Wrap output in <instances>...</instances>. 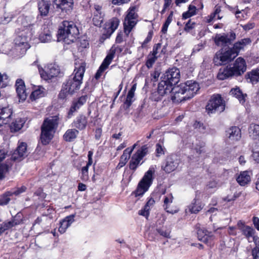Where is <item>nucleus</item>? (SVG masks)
Wrapping results in <instances>:
<instances>
[{
	"label": "nucleus",
	"instance_id": "nucleus-1",
	"mask_svg": "<svg viewBox=\"0 0 259 259\" xmlns=\"http://www.w3.org/2000/svg\"><path fill=\"white\" fill-rule=\"evenodd\" d=\"M86 64L84 62L75 63L73 73L63 83L62 89L59 95L61 99H64L66 95H72L77 91L82 83V79L85 70Z\"/></svg>",
	"mask_w": 259,
	"mask_h": 259
},
{
	"label": "nucleus",
	"instance_id": "nucleus-2",
	"mask_svg": "<svg viewBox=\"0 0 259 259\" xmlns=\"http://www.w3.org/2000/svg\"><path fill=\"white\" fill-rule=\"evenodd\" d=\"M35 29L34 24L23 26L18 28L17 36L14 40L16 47L20 48L23 52H26L30 47L29 42L34 35Z\"/></svg>",
	"mask_w": 259,
	"mask_h": 259
},
{
	"label": "nucleus",
	"instance_id": "nucleus-3",
	"mask_svg": "<svg viewBox=\"0 0 259 259\" xmlns=\"http://www.w3.org/2000/svg\"><path fill=\"white\" fill-rule=\"evenodd\" d=\"M78 34V29L72 21H63L58 32V39L67 44L74 42Z\"/></svg>",
	"mask_w": 259,
	"mask_h": 259
},
{
	"label": "nucleus",
	"instance_id": "nucleus-4",
	"mask_svg": "<svg viewBox=\"0 0 259 259\" xmlns=\"http://www.w3.org/2000/svg\"><path fill=\"white\" fill-rule=\"evenodd\" d=\"M59 115L45 119L41 127L40 139L43 145L49 143L54 136L59 121Z\"/></svg>",
	"mask_w": 259,
	"mask_h": 259
},
{
	"label": "nucleus",
	"instance_id": "nucleus-5",
	"mask_svg": "<svg viewBox=\"0 0 259 259\" xmlns=\"http://www.w3.org/2000/svg\"><path fill=\"white\" fill-rule=\"evenodd\" d=\"M237 56L236 53L232 48H222L216 53L213 62L217 66L226 64L233 60Z\"/></svg>",
	"mask_w": 259,
	"mask_h": 259
},
{
	"label": "nucleus",
	"instance_id": "nucleus-6",
	"mask_svg": "<svg viewBox=\"0 0 259 259\" xmlns=\"http://www.w3.org/2000/svg\"><path fill=\"white\" fill-rule=\"evenodd\" d=\"M155 168L151 166L148 170L145 172L144 176L138 184V187L136 190V196L143 195L151 185L153 180V175L155 173Z\"/></svg>",
	"mask_w": 259,
	"mask_h": 259
},
{
	"label": "nucleus",
	"instance_id": "nucleus-7",
	"mask_svg": "<svg viewBox=\"0 0 259 259\" xmlns=\"http://www.w3.org/2000/svg\"><path fill=\"white\" fill-rule=\"evenodd\" d=\"M136 6L131 7L127 11V14L123 23L124 32L128 36L138 22V15Z\"/></svg>",
	"mask_w": 259,
	"mask_h": 259
},
{
	"label": "nucleus",
	"instance_id": "nucleus-8",
	"mask_svg": "<svg viewBox=\"0 0 259 259\" xmlns=\"http://www.w3.org/2000/svg\"><path fill=\"white\" fill-rule=\"evenodd\" d=\"M225 108V101L219 95H213L206 106V110L208 114L215 112H222Z\"/></svg>",
	"mask_w": 259,
	"mask_h": 259
},
{
	"label": "nucleus",
	"instance_id": "nucleus-9",
	"mask_svg": "<svg viewBox=\"0 0 259 259\" xmlns=\"http://www.w3.org/2000/svg\"><path fill=\"white\" fill-rule=\"evenodd\" d=\"M148 151L147 146L144 145L132 155L129 162V168L133 172H135L137 168L143 164L144 161L141 162V161L147 154Z\"/></svg>",
	"mask_w": 259,
	"mask_h": 259
},
{
	"label": "nucleus",
	"instance_id": "nucleus-10",
	"mask_svg": "<svg viewBox=\"0 0 259 259\" xmlns=\"http://www.w3.org/2000/svg\"><path fill=\"white\" fill-rule=\"evenodd\" d=\"M172 87L170 84L162 79L158 83L157 91L153 93V100L156 102L161 101L164 96L172 92Z\"/></svg>",
	"mask_w": 259,
	"mask_h": 259
},
{
	"label": "nucleus",
	"instance_id": "nucleus-11",
	"mask_svg": "<svg viewBox=\"0 0 259 259\" xmlns=\"http://www.w3.org/2000/svg\"><path fill=\"white\" fill-rule=\"evenodd\" d=\"M122 50V49L118 47L116 48L112 47L111 48L109 53L103 60L95 74V77L96 79H99L101 76L102 73L108 67L114 57L115 52L117 51L121 52Z\"/></svg>",
	"mask_w": 259,
	"mask_h": 259
},
{
	"label": "nucleus",
	"instance_id": "nucleus-12",
	"mask_svg": "<svg viewBox=\"0 0 259 259\" xmlns=\"http://www.w3.org/2000/svg\"><path fill=\"white\" fill-rule=\"evenodd\" d=\"M199 84L193 80H188L184 83H181V88H177L178 90L184 91L186 97L190 99L193 97L199 90Z\"/></svg>",
	"mask_w": 259,
	"mask_h": 259
},
{
	"label": "nucleus",
	"instance_id": "nucleus-13",
	"mask_svg": "<svg viewBox=\"0 0 259 259\" xmlns=\"http://www.w3.org/2000/svg\"><path fill=\"white\" fill-rule=\"evenodd\" d=\"M236 38V34L233 31L229 33L217 34L214 37V42L218 46L226 47L230 45Z\"/></svg>",
	"mask_w": 259,
	"mask_h": 259
},
{
	"label": "nucleus",
	"instance_id": "nucleus-14",
	"mask_svg": "<svg viewBox=\"0 0 259 259\" xmlns=\"http://www.w3.org/2000/svg\"><path fill=\"white\" fill-rule=\"evenodd\" d=\"M119 24V20L116 17L112 18L106 22L102 29V38L106 39L109 38L117 28Z\"/></svg>",
	"mask_w": 259,
	"mask_h": 259
},
{
	"label": "nucleus",
	"instance_id": "nucleus-15",
	"mask_svg": "<svg viewBox=\"0 0 259 259\" xmlns=\"http://www.w3.org/2000/svg\"><path fill=\"white\" fill-rule=\"evenodd\" d=\"M180 71L179 69L173 67L168 69L164 74L162 80L166 81L172 87L178 83L180 80Z\"/></svg>",
	"mask_w": 259,
	"mask_h": 259
},
{
	"label": "nucleus",
	"instance_id": "nucleus-16",
	"mask_svg": "<svg viewBox=\"0 0 259 259\" xmlns=\"http://www.w3.org/2000/svg\"><path fill=\"white\" fill-rule=\"evenodd\" d=\"M197 237L199 240L204 242L209 247L213 246L215 237L213 233L204 228H200L197 230Z\"/></svg>",
	"mask_w": 259,
	"mask_h": 259
},
{
	"label": "nucleus",
	"instance_id": "nucleus-17",
	"mask_svg": "<svg viewBox=\"0 0 259 259\" xmlns=\"http://www.w3.org/2000/svg\"><path fill=\"white\" fill-rule=\"evenodd\" d=\"M38 70L41 77L46 80H50L55 76H57L59 73L58 67L53 64L48 65L45 70L39 68H38Z\"/></svg>",
	"mask_w": 259,
	"mask_h": 259
},
{
	"label": "nucleus",
	"instance_id": "nucleus-18",
	"mask_svg": "<svg viewBox=\"0 0 259 259\" xmlns=\"http://www.w3.org/2000/svg\"><path fill=\"white\" fill-rule=\"evenodd\" d=\"M237 225L242 234L249 242L251 241L250 239L252 238L255 244L259 243V238L254 236L255 231L252 227L244 225L241 221L238 222Z\"/></svg>",
	"mask_w": 259,
	"mask_h": 259
},
{
	"label": "nucleus",
	"instance_id": "nucleus-19",
	"mask_svg": "<svg viewBox=\"0 0 259 259\" xmlns=\"http://www.w3.org/2000/svg\"><path fill=\"white\" fill-rule=\"evenodd\" d=\"M234 76H239L243 74L246 70L247 65L245 60L238 58L234 62L232 67H231Z\"/></svg>",
	"mask_w": 259,
	"mask_h": 259
},
{
	"label": "nucleus",
	"instance_id": "nucleus-20",
	"mask_svg": "<svg viewBox=\"0 0 259 259\" xmlns=\"http://www.w3.org/2000/svg\"><path fill=\"white\" fill-rule=\"evenodd\" d=\"M179 159L175 155L168 156L165 163L162 165V168L167 173L174 171L178 166Z\"/></svg>",
	"mask_w": 259,
	"mask_h": 259
},
{
	"label": "nucleus",
	"instance_id": "nucleus-21",
	"mask_svg": "<svg viewBox=\"0 0 259 259\" xmlns=\"http://www.w3.org/2000/svg\"><path fill=\"white\" fill-rule=\"evenodd\" d=\"M13 111L10 106L0 105V126L8 123L11 119Z\"/></svg>",
	"mask_w": 259,
	"mask_h": 259
},
{
	"label": "nucleus",
	"instance_id": "nucleus-22",
	"mask_svg": "<svg viewBox=\"0 0 259 259\" xmlns=\"http://www.w3.org/2000/svg\"><path fill=\"white\" fill-rule=\"evenodd\" d=\"M93 22L94 24L97 26H100L103 22L104 13L102 6L98 5H95L94 6Z\"/></svg>",
	"mask_w": 259,
	"mask_h": 259
},
{
	"label": "nucleus",
	"instance_id": "nucleus-23",
	"mask_svg": "<svg viewBox=\"0 0 259 259\" xmlns=\"http://www.w3.org/2000/svg\"><path fill=\"white\" fill-rule=\"evenodd\" d=\"M57 8L61 10L62 12L68 13L73 8V0H54Z\"/></svg>",
	"mask_w": 259,
	"mask_h": 259
},
{
	"label": "nucleus",
	"instance_id": "nucleus-24",
	"mask_svg": "<svg viewBox=\"0 0 259 259\" xmlns=\"http://www.w3.org/2000/svg\"><path fill=\"white\" fill-rule=\"evenodd\" d=\"M181 88V84L179 86L172 87L171 92L172 93L173 95L171 96V100L174 102L179 103L188 100L184 91H181V90H179L177 89V88Z\"/></svg>",
	"mask_w": 259,
	"mask_h": 259
},
{
	"label": "nucleus",
	"instance_id": "nucleus-25",
	"mask_svg": "<svg viewBox=\"0 0 259 259\" xmlns=\"http://www.w3.org/2000/svg\"><path fill=\"white\" fill-rule=\"evenodd\" d=\"M87 99V96H82L72 102V105L68 112V118H70L73 113L77 111L86 102Z\"/></svg>",
	"mask_w": 259,
	"mask_h": 259
},
{
	"label": "nucleus",
	"instance_id": "nucleus-26",
	"mask_svg": "<svg viewBox=\"0 0 259 259\" xmlns=\"http://www.w3.org/2000/svg\"><path fill=\"white\" fill-rule=\"evenodd\" d=\"M27 144L22 142L18 146L16 150L12 156V159L14 160L20 161L21 158L26 155Z\"/></svg>",
	"mask_w": 259,
	"mask_h": 259
},
{
	"label": "nucleus",
	"instance_id": "nucleus-27",
	"mask_svg": "<svg viewBox=\"0 0 259 259\" xmlns=\"http://www.w3.org/2000/svg\"><path fill=\"white\" fill-rule=\"evenodd\" d=\"M16 90L17 95L22 101L26 99L27 94L25 90V85L24 82L21 79H17L15 83Z\"/></svg>",
	"mask_w": 259,
	"mask_h": 259
},
{
	"label": "nucleus",
	"instance_id": "nucleus-28",
	"mask_svg": "<svg viewBox=\"0 0 259 259\" xmlns=\"http://www.w3.org/2000/svg\"><path fill=\"white\" fill-rule=\"evenodd\" d=\"M236 181L242 186L248 184L251 181V172L247 170L241 171L237 177Z\"/></svg>",
	"mask_w": 259,
	"mask_h": 259
},
{
	"label": "nucleus",
	"instance_id": "nucleus-29",
	"mask_svg": "<svg viewBox=\"0 0 259 259\" xmlns=\"http://www.w3.org/2000/svg\"><path fill=\"white\" fill-rule=\"evenodd\" d=\"M74 215H70L66 217L60 222V226L58 231L61 234L65 233L66 229L74 221Z\"/></svg>",
	"mask_w": 259,
	"mask_h": 259
},
{
	"label": "nucleus",
	"instance_id": "nucleus-30",
	"mask_svg": "<svg viewBox=\"0 0 259 259\" xmlns=\"http://www.w3.org/2000/svg\"><path fill=\"white\" fill-rule=\"evenodd\" d=\"M38 9L42 16H47L49 12L51 3L48 0H38Z\"/></svg>",
	"mask_w": 259,
	"mask_h": 259
},
{
	"label": "nucleus",
	"instance_id": "nucleus-31",
	"mask_svg": "<svg viewBox=\"0 0 259 259\" xmlns=\"http://www.w3.org/2000/svg\"><path fill=\"white\" fill-rule=\"evenodd\" d=\"M245 78L248 82L254 84L259 82V68L252 69L245 75Z\"/></svg>",
	"mask_w": 259,
	"mask_h": 259
},
{
	"label": "nucleus",
	"instance_id": "nucleus-32",
	"mask_svg": "<svg viewBox=\"0 0 259 259\" xmlns=\"http://www.w3.org/2000/svg\"><path fill=\"white\" fill-rule=\"evenodd\" d=\"M87 118L83 115H79L73 122V126L79 130H84L87 125Z\"/></svg>",
	"mask_w": 259,
	"mask_h": 259
},
{
	"label": "nucleus",
	"instance_id": "nucleus-33",
	"mask_svg": "<svg viewBox=\"0 0 259 259\" xmlns=\"http://www.w3.org/2000/svg\"><path fill=\"white\" fill-rule=\"evenodd\" d=\"M234 76L231 66H227L224 68H220L217 77L220 80H224L230 77Z\"/></svg>",
	"mask_w": 259,
	"mask_h": 259
},
{
	"label": "nucleus",
	"instance_id": "nucleus-34",
	"mask_svg": "<svg viewBox=\"0 0 259 259\" xmlns=\"http://www.w3.org/2000/svg\"><path fill=\"white\" fill-rule=\"evenodd\" d=\"M251 42V40L250 38H243L235 43L232 49L238 55L241 50L243 49L247 45L250 44Z\"/></svg>",
	"mask_w": 259,
	"mask_h": 259
},
{
	"label": "nucleus",
	"instance_id": "nucleus-35",
	"mask_svg": "<svg viewBox=\"0 0 259 259\" xmlns=\"http://www.w3.org/2000/svg\"><path fill=\"white\" fill-rule=\"evenodd\" d=\"M228 138L231 141H238L241 137V130L236 126H233L227 131Z\"/></svg>",
	"mask_w": 259,
	"mask_h": 259
},
{
	"label": "nucleus",
	"instance_id": "nucleus-36",
	"mask_svg": "<svg viewBox=\"0 0 259 259\" xmlns=\"http://www.w3.org/2000/svg\"><path fill=\"white\" fill-rule=\"evenodd\" d=\"M174 197L171 193L167 194L164 198L163 207L164 210L170 213L174 214L178 212L177 210H169V205L172 202Z\"/></svg>",
	"mask_w": 259,
	"mask_h": 259
},
{
	"label": "nucleus",
	"instance_id": "nucleus-37",
	"mask_svg": "<svg viewBox=\"0 0 259 259\" xmlns=\"http://www.w3.org/2000/svg\"><path fill=\"white\" fill-rule=\"evenodd\" d=\"M230 95L238 99L240 103L243 104L245 102L246 94H243L239 88L236 87L230 91Z\"/></svg>",
	"mask_w": 259,
	"mask_h": 259
},
{
	"label": "nucleus",
	"instance_id": "nucleus-38",
	"mask_svg": "<svg viewBox=\"0 0 259 259\" xmlns=\"http://www.w3.org/2000/svg\"><path fill=\"white\" fill-rule=\"evenodd\" d=\"M79 132L75 128L68 129L63 135L64 140L66 142H72L76 139Z\"/></svg>",
	"mask_w": 259,
	"mask_h": 259
},
{
	"label": "nucleus",
	"instance_id": "nucleus-39",
	"mask_svg": "<svg viewBox=\"0 0 259 259\" xmlns=\"http://www.w3.org/2000/svg\"><path fill=\"white\" fill-rule=\"evenodd\" d=\"M248 134L252 139L259 140V124H251L248 128Z\"/></svg>",
	"mask_w": 259,
	"mask_h": 259
},
{
	"label": "nucleus",
	"instance_id": "nucleus-40",
	"mask_svg": "<svg viewBox=\"0 0 259 259\" xmlns=\"http://www.w3.org/2000/svg\"><path fill=\"white\" fill-rule=\"evenodd\" d=\"M46 95V90L42 87H38L31 93L30 99L31 100H36L40 98L43 97Z\"/></svg>",
	"mask_w": 259,
	"mask_h": 259
},
{
	"label": "nucleus",
	"instance_id": "nucleus-41",
	"mask_svg": "<svg viewBox=\"0 0 259 259\" xmlns=\"http://www.w3.org/2000/svg\"><path fill=\"white\" fill-rule=\"evenodd\" d=\"M25 121L22 118H17L12 122L10 125V129L12 132H16L22 128Z\"/></svg>",
	"mask_w": 259,
	"mask_h": 259
},
{
	"label": "nucleus",
	"instance_id": "nucleus-42",
	"mask_svg": "<svg viewBox=\"0 0 259 259\" xmlns=\"http://www.w3.org/2000/svg\"><path fill=\"white\" fill-rule=\"evenodd\" d=\"M23 215L21 212H18L10 221L8 223L10 224L11 228L15 227L17 225H20L23 223Z\"/></svg>",
	"mask_w": 259,
	"mask_h": 259
},
{
	"label": "nucleus",
	"instance_id": "nucleus-43",
	"mask_svg": "<svg viewBox=\"0 0 259 259\" xmlns=\"http://www.w3.org/2000/svg\"><path fill=\"white\" fill-rule=\"evenodd\" d=\"M203 208V206L200 203H197L196 199H194L192 203L189 205V211L191 213H197L200 211Z\"/></svg>",
	"mask_w": 259,
	"mask_h": 259
},
{
	"label": "nucleus",
	"instance_id": "nucleus-44",
	"mask_svg": "<svg viewBox=\"0 0 259 259\" xmlns=\"http://www.w3.org/2000/svg\"><path fill=\"white\" fill-rule=\"evenodd\" d=\"M196 11L197 9L195 6L190 5L188 10L183 14V18L186 19L195 15L196 14Z\"/></svg>",
	"mask_w": 259,
	"mask_h": 259
},
{
	"label": "nucleus",
	"instance_id": "nucleus-45",
	"mask_svg": "<svg viewBox=\"0 0 259 259\" xmlns=\"http://www.w3.org/2000/svg\"><path fill=\"white\" fill-rule=\"evenodd\" d=\"M157 232L161 236L166 238H170V230L165 228H158L156 229Z\"/></svg>",
	"mask_w": 259,
	"mask_h": 259
},
{
	"label": "nucleus",
	"instance_id": "nucleus-46",
	"mask_svg": "<svg viewBox=\"0 0 259 259\" xmlns=\"http://www.w3.org/2000/svg\"><path fill=\"white\" fill-rule=\"evenodd\" d=\"M14 17L15 16L12 13H5L4 17L1 18L0 23L3 24H8Z\"/></svg>",
	"mask_w": 259,
	"mask_h": 259
},
{
	"label": "nucleus",
	"instance_id": "nucleus-47",
	"mask_svg": "<svg viewBox=\"0 0 259 259\" xmlns=\"http://www.w3.org/2000/svg\"><path fill=\"white\" fill-rule=\"evenodd\" d=\"M13 194L11 192H8L4 194L0 198V205H4L7 204L10 201V197Z\"/></svg>",
	"mask_w": 259,
	"mask_h": 259
},
{
	"label": "nucleus",
	"instance_id": "nucleus-48",
	"mask_svg": "<svg viewBox=\"0 0 259 259\" xmlns=\"http://www.w3.org/2000/svg\"><path fill=\"white\" fill-rule=\"evenodd\" d=\"M158 57L157 56H155L150 54L148 56V59L146 61V66L148 68H150L152 67L154 63L155 62L156 60L157 59Z\"/></svg>",
	"mask_w": 259,
	"mask_h": 259
},
{
	"label": "nucleus",
	"instance_id": "nucleus-49",
	"mask_svg": "<svg viewBox=\"0 0 259 259\" xmlns=\"http://www.w3.org/2000/svg\"><path fill=\"white\" fill-rule=\"evenodd\" d=\"M89 166L85 165L81 168L80 179L83 181H86L89 179Z\"/></svg>",
	"mask_w": 259,
	"mask_h": 259
},
{
	"label": "nucleus",
	"instance_id": "nucleus-50",
	"mask_svg": "<svg viewBox=\"0 0 259 259\" xmlns=\"http://www.w3.org/2000/svg\"><path fill=\"white\" fill-rule=\"evenodd\" d=\"M8 77L6 74L0 73V88H5L7 85Z\"/></svg>",
	"mask_w": 259,
	"mask_h": 259
},
{
	"label": "nucleus",
	"instance_id": "nucleus-51",
	"mask_svg": "<svg viewBox=\"0 0 259 259\" xmlns=\"http://www.w3.org/2000/svg\"><path fill=\"white\" fill-rule=\"evenodd\" d=\"M40 40L42 42H48L52 39V35L50 32L47 33H41L39 35Z\"/></svg>",
	"mask_w": 259,
	"mask_h": 259
},
{
	"label": "nucleus",
	"instance_id": "nucleus-52",
	"mask_svg": "<svg viewBox=\"0 0 259 259\" xmlns=\"http://www.w3.org/2000/svg\"><path fill=\"white\" fill-rule=\"evenodd\" d=\"M9 166L6 164H2L0 165V180H2L4 175L8 171Z\"/></svg>",
	"mask_w": 259,
	"mask_h": 259
},
{
	"label": "nucleus",
	"instance_id": "nucleus-53",
	"mask_svg": "<svg viewBox=\"0 0 259 259\" xmlns=\"http://www.w3.org/2000/svg\"><path fill=\"white\" fill-rule=\"evenodd\" d=\"M251 251V254L253 259H259V243L255 244Z\"/></svg>",
	"mask_w": 259,
	"mask_h": 259
},
{
	"label": "nucleus",
	"instance_id": "nucleus-54",
	"mask_svg": "<svg viewBox=\"0 0 259 259\" xmlns=\"http://www.w3.org/2000/svg\"><path fill=\"white\" fill-rule=\"evenodd\" d=\"M132 152L129 150V149H127L126 148L122 154V155L120 157V159L123 160V161H125L126 162H127L128 160L130 159L131 155Z\"/></svg>",
	"mask_w": 259,
	"mask_h": 259
},
{
	"label": "nucleus",
	"instance_id": "nucleus-55",
	"mask_svg": "<svg viewBox=\"0 0 259 259\" xmlns=\"http://www.w3.org/2000/svg\"><path fill=\"white\" fill-rule=\"evenodd\" d=\"M221 11V9L220 7H215L214 12L210 16V19H212L215 17H217L218 19H221L222 18V16H220L219 15Z\"/></svg>",
	"mask_w": 259,
	"mask_h": 259
},
{
	"label": "nucleus",
	"instance_id": "nucleus-56",
	"mask_svg": "<svg viewBox=\"0 0 259 259\" xmlns=\"http://www.w3.org/2000/svg\"><path fill=\"white\" fill-rule=\"evenodd\" d=\"M12 228L10 226V224L8 222H4L0 224V233L2 234L5 231Z\"/></svg>",
	"mask_w": 259,
	"mask_h": 259
},
{
	"label": "nucleus",
	"instance_id": "nucleus-57",
	"mask_svg": "<svg viewBox=\"0 0 259 259\" xmlns=\"http://www.w3.org/2000/svg\"><path fill=\"white\" fill-rule=\"evenodd\" d=\"M149 210L150 209L144 206V208L139 211L138 214L147 219L149 215Z\"/></svg>",
	"mask_w": 259,
	"mask_h": 259
},
{
	"label": "nucleus",
	"instance_id": "nucleus-58",
	"mask_svg": "<svg viewBox=\"0 0 259 259\" xmlns=\"http://www.w3.org/2000/svg\"><path fill=\"white\" fill-rule=\"evenodd\" d=\"M160 74V71L159 69H155V70L151 73L152 80L156 81Z\"/></svg>",
	"mask_w": 259,
	"mask_h": 259
},
{
	"label": "nucleus",
	"instance_id": "nucleus-59",
	"mask_svg": "<svg viewBox=\"0 0 259 259\" xmlns=\"http://www.w3.org/2000/svg\"><path fill=\"white\" fill-rule=\"evenodd\" d=\"M195 24V23L192 22L191 20H189L184 27L185 31L189 32L194 27Z\"/></svg>",
	"mask_w": 259,
	"mask_h": 259
},
{
	"label": "nucleus",
	"instance_id": "nucleus-60",
	"mask_svg": "<svg viewBox=\"0 0 259 259\" xmlns=\"http://www.w3.org/2000/svg\"><path fill=\"white\" fill-rule=\"evenodd\" d=\"M156 152L157 156L164 154V149L162 146L159 143L156 145Z\"/></svg>",
	"mask_w": 259,
	"mask_h": 259
},
{
	"label": "nucleus",
	"instance_id": "nucleus-61",
	"mask_svg": "<svg viewBox=\"0 0 259 259\" xmlns=\"http://www.w3.org/2000/svg\"><path fill=\"white\" fill-rule=\"evenodd\" d=\"M26 190V187L24 186H22L20 188H18L17 190L12 192V194H14L15 195H18L24 192Z\"/></svg>",
	"mask_w": 259,
	"mask_h": 259
},
{
	"label": "nucleus",
	"instance_id": "nucleus-62",
	"mask_svg": "<svg viewBox=\"0 0 259 259\" xmlns=\"http://www.w3.org/2000/svg\"><path fill=\"white\" fill-rule=\"evenodd\" d=\"M93 155V152L91 150L89 151L88 152V161L86 164L87 166H90L93 164V158H92Z\"/></svg>",
	"mask_w": 259,
	"mask_h": 259
},
{
	"label": "nucleus",
	"instance_id": "nucleus-63",
	"mask_svg": "<svg viewBox=\"0 0 259 259\" xmlns=\"http://www.w3.org/2000/svg\"><path fill=\"white\" fill-rule=\"evenodd\" d=\"M155 202V201L153 198H150L148 200L145 206H146L147 208H148V209L150 210V209L154 206Z\"/></svg>",
	"mask_w": 259,
	"mask_h": 259
},
{
	"label": "nucleus",
	"instance_id": "nucleus-64",
	"mask_svg": "<svg viewBox=\"0 0 259 259\" xmlns=\"http://www.w3.org/2000/svg\"><path fill=\"white\" fill-rule=\"evenodd\" d=\"M161 44L160 43H158L154 46L153 48V51L151 53H150L152 55L157 56V54L158 53V51L161 48Z\"/></svg>",
	"mask_w": 259,
	"mask_h": 259
}]
</instances>
